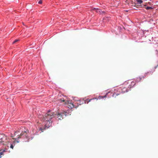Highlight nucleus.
I'll list each match as a JSON object with an SVG mask.
<instances>
[{
    "mask_svg": "<svg viewBox=\"0 0 158 158\" xmlns=\"http://www.w3.org/2000/svg\"><path fill=\"white\" fill-rule=\"evenodd\" d=\"M54 112L49 111L45 114L43 118V120L46 127H49L51 125L52 122V119L55 117Z\"/></svg>",
    "mask_w": 158,
    "mask_h": 158,
    "instance_id": "obj_1",
    "label": "nucleus"
},
{
    "mask_svg": "<svg viewBox=\"0 0 158 158\" xmlns=\"http://www.w3.org/2000/svg\"><path fill=\"white\" fill-rule=\"evenodd\" d=\"M83 103V102L81 100H79L77 101V102H76L74 104L72 103H69L68 104V107L70 109H72L73 108H77L78 106H76V104H77L79 105L82 104Z\"/></svg>",
    "mask_w": 158,
    "mask_h": 158,
    "instance_id": "obj_2",
    "label": "nucleus"
},
{
    "mask_svg": "<svg viewBox=\"0 0 158 158\" xmlns=\"http://www.w3.org/2000/svg\"><path fill=\"white\" fill-rule=\"evenodd\" d=\"M29 131L28 130L22 132L20 135H18V139L23 137L24 136L27 139V134L29 133Z\"/></svg>",
    "mask_w": 158,
    "mask_h": 158,
    "instance_id": "obj_3",
    "label": "nucleus"
},
{
    "mask_svg": "<svg viewBox=\"0 0 158 158\" xmlns=\"http://www.w3.org/2000/svg\"><path fill=\"white\" fill-rule=\"evenodd\" d=\"M9 142V140H7V138L6 136V138L5 139H1L0 141V144L2 143L3 144H7Z\"/></svg>",
    "mask_w": 158,
    "mask_h": 158,
    "instance_id": "obj_4",
    "label": "nucleus"
},
{
    "mask_svg": "<svg viewBox=\"0 0 158 158\" xmlns=\"http://www.w3.org/2000/svg\"><path fill=\"white\" fill-rule=\"evenodd\" d=\"M63 113H60L57 114H55V117L58 118V120H61L63 118Z\"/></svg>",
    "mask_w": 158,
    "mask_h": 158,
    "instance_id": "obj_5",
    "label": "nucleus"
},
{
    "mask_svg": "<svg viewBox=\"0 0 158 158\" xmlns=\"http://www.w3.org/2000/svg\"><path fill=\"white\" fill-rule=\"evenodd\" d=\"M6 136L3 134H0V140L2 139H5L6 138Z\"/></svg>",
    "mask_w": 158,
    "mask_h": 158,
    "instance_id": "obj_6",
    "label": "nucleus"
},
{
    "mask_svg": "<svg viewBox=\"0 0 158 158\" xmlns=\"http://www.w3.org/2000/svg\"><path fill=\"white\" fill-rule=\"evenodd\" d=\"M95 99V98H94L93 99H87L86 100V101H85V103H86L87 104H88L89 102H90L91 100H93V99ZM95 99H97V100H98V99H97L96 98H95Z\"/></svg>",
    "mask_w": 158,
    "mask_h": 158,
    "instance_id": "obj_7",
    "label": "nucleus"
},
{
    "mask_svg": "<svg viewBox=\"0 0 158 158\" xmlns=\"http://www.w3.org/2000/svg\"><path fill=\"white\" fill-rule=\"evenodd\" d=\"M93 10H95L96 11V12L97 13H101V12H100V10L99 9H96L95 8H94L93 9Z\"/></svg>",
    "mask_w": 158,
    "mask_h": 158,
    "instance_id": "obj_8",
    "label": "nucleus"
},
{
    "mask_svg": "<svg viewBox=\"0 0 158 158\" xmlns=\"http://www.w3.org/2000/svg\"><path fill=\"white\" fill-rule=\"evenodd\" d=\"M6 152L5 150H4L3 151H2L1 152H0V158H1L2 155H3L4 152Z\"/></svg>",
    "mask_w": 158,
    "mask_h": 158,
    "instance_id": "obj_9",
    "label": "nucleus"
},
{
    "mask_svg": "<svg viewBox=\"0 0 158 158\" xmlns=\"http://www.w3.org/2000/svg\"><path fill=\"white\" fill-rule=\"evenodd\" d=\"M138 4H141L142 3L143 1L142 0H136Z\"/></svg>",
    "mask_w": 158,
    "mask_h": 158,
    "instance_id": "obj_10",
    "label": "nucleus"
},
{
    "mask_svg": "<svg viewBox=\"0 0 158 158\" xmlns=\"http://www.w3.org/2000/svg\"><path fill=\"white\" fill-rule=\"evenodd\" d=\"M119 94H116L115 93H114L113 94V95H112V96L113 97H114L115 98L117 96H118V95H119Z\"/></svg>",
    "mask_w": 158,
    "mask_h": 158,
    "instance_id": "obj_11",
    "label": "nucleus"
},
{
    "mask_svg": "<svg viewBox=\"0 0 158 158\" xmlns=\"http://www.w3.org/2000/svg\"><path fill=\"white\" fill-rule=\"evenodd\" d=\"M19 40L18 39L15 40L13 43L12 44H14L16 43L17 42L19 41Z\"/></svg>",
    "mask_w": 158,
    "mask_h": 158,
    "instance_id": "obj_12",
    "label": "nucleus"
},
{
    "mask_svg": "<svg viewBox=\"0 0 158 158\" xmlns=\"http://www.w3.org/2000/svg\"><path fill=\"white\" fill-rule=\"evenodd\" d=\"M145 8L147 10L151 9L153 8L152 7L150 6H147Z\"/></svg>",
    "mask_w": 158,
    "mask_h": 158,
    "instance_id": "obj_13",
    "label": "nucleus"
},
{
    "mask_svg": "<svg viewBox=\"0 0 158 158\" xmlns=\"http://www.w3.org/2000/svg\"><path fill=\"white\" fill-rule=\"evenodd\" d=\"M60 100L61 102H65V100L64 99H60Z\"/></svg>",
    "mask_w": 158,
    "mask_h": 158,
    "instance_id": "obj_14",
    "label": "nucleus"
},
{
    "mask_svg": "<svg viewBox=\"0 0 158 158\" xmlns=\"http://www.w3.org/2000/svg\"><path fill=\"white\" fill-rule=\"evenodd\" d=\"M42 1L41 0H40L39 2H38V3L39 4H42Z\"/></svg>",
    "mask_w": 158,
    "mask_h": 158,
    "instance_id": "obj_15",
    "label": "nucleus"
},
{
    "mask_svg": "<svg viewBox=\"0 0 158 158\" xmlns=\"http://www.w3.org/2000/svg\"><path fill=\"white\" fill-rule=\"evenodd\" d=\"M10 147L11 148L13 149L14 146L12 144H10Z\"/></svg>",
    "mask_w": 158,
    "mask_h": 158,
    "instance_id": "obj_16",
    "label": "nucleus"
},
{
    "mask_svg": "<svg viewBox=\"0 0 158 158\" xmlns=\"http://www.w3.org/2000/svg\"><path fill=\"white\" fill-rule=\"evenodd\" d=\"M106 95H105V96H104V97H103L102 96H100V98H103L104 97H106Z\"/></svg>",
    "mask_w": 158,
    "mask_h": 158,
    "instance_id": "obj_17",
    "label": "nucleus"
},
{
    "mask_svg": "<svg viewBox=\"0 0 158 158\" xmlns=\"http://www.w3.org/2000/svg\"><path fill=\"white\" fill-rule=\"evenodd\" d=\"M123 89H125V90H124V91H122V92H125V91H126V92H127V89H126V88H124Z\"/></svg>",
    "mask_w": 158,
    "mask_h": 158,
    "instance_id": "obj_18",
    "label": "nucleus"
},
{
    "mask_svg": "<svg viewBox=\"0 0 158 158\" xmlns=\"http://www.w3.org/2000/svg\"><path fill=\"white\" fill-rule=\"evenodd\" d=\"M125 4H128V2H127V1H125Z\"/></svg>",
    "mask_w": 158,
    "mask_h": 158,
    "instance_id": "obj_19",
    "label": "nucleus"
},
{
    "mask_svg": "<svg viewBox=\"0 0 158 158\" xmlns=\"http://www.w3.org/2000/svg\"><path fill=\"white\" fill-rule=\"evenodd\" d=\"M18 131H16V132H15V135H16V134H17V133H18Z\"/></svg>",
    "mask_w": 158,
    "mask_h": 158,
    "instance_id": "obj_20",
    "label": "nucleus"
},
{
    "mask_svg": "<svg viewBox=\"0 0 158 158\" xmlns=\"http://www.w3.org/2000/svg\"><path fill=\"white\" fill-rule=\"evenodd\" d=\"M3 151V150H0V152H1L2 151Z\"/></svg>",
    "mask_w": 158,
    "mask_h": 158,
    "instance_id": "obj_21",
    "label": "nucleus"
},
{
    "mask_svg": "<svg viewBox=\"0 0 158 158\" xmlns=\"http://www.w3.org/2000/svg\"><path fill=\"white\" fill-rule=\"evenodd\" d=\"M76 106H79V105H77V104H76Z\"/></svg>",
    "mask_w": 158,
    "mask_h": 158,
    "instance_id": "obj_22",
    "label": "nucleus"
},
{
    "mask_svg": "<svg viewBox=\"0 0 158 158\" xmlns=\"http://www.w3.org/2000/svg\"><path fill=\"white\" fill-rule=\"evenodd\" d=\"M14 143H15V140L13 141Z\"/></svg>",
    "mask_w": 158,
    "mask_h": 158,
    "instance_id": "obj_23",
    "label": "nucleus"
},
{
    "mask_svg": "<svg viewBox=\"0 0 158 158\" xmlns=\"http://www.w3.org/2000/svg\"><path fill=\"white\" fill-rule=\"evenodd\" d=\"M0 67L1 68H2V67L1 66V65H0Z\"/></svg>",
    "mask_w": 158,
    "mask_h": 158,
    "instance_id": "obj_24",
    "label": "nucleus"
},
{
    "mask_svg": "<svg viewBox=\"0 0 158 158\" xmlns=\"http://www.w3.org/2000/svg\"><path fill=\"white\" fill-rule=\"evenodd\" d=\"M17 143H18V142H19V141H18L17 140Z\"/></svg>",
    "mask_w": 158,
    "mask_h": 158,
    "instance_id": "obj_25",
    "label": "nucleus"
},
{
    "mask_svg": "<svg viewBox=\"0 0 158 158\" xmlns=\"http://www.w3.org/2000/svg\"><path fill=\"white\" fill-rule=\"evenodd\" d=\"M102 13H103L104 12L102 11Z\"/></svg>",
    "mask_w": 158,
    "mask_h": 158,
    "instance_id": "obj_26",
    "label": "nucleus"
},
{
    "mask_svg": "<svg viewBox=\"0 0 158 158\" xmlns=\"http://www.w3.org/2000/svg\"><path fill=\"white\" fill-rule=\"evenodd\" d=\"M144 1H147V0H144Z\"/></svg>",
    "mask_w": 158,
    "mask_h": 158,
    "instance_id": "obj_27",
    "label": "nucleus"
}]
</instances>
